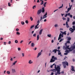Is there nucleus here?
I'll list each match as a JSON object with an SVG mask.
<instances>
[{"label": "nucleus", "mask_w": 75, "mask_h": 75, "mask_svg": "<svg viewBox=\"0 0 75 75\" xmlns=\"http://www.w3.org/2000/svg\"><path fill=\"white\" fill-rule=\"evenodd\" d=\"M57 65H55L54 68L56 69V71H57V73H55V75H57V74L60 75L61 74L60 73V67L59 66H58L57 67H56Z\"/></svg>", "instance_id": "nucleus-1"}, {"label": "nucleus", "mask_w": 75, "mask_h": 75, "mask_svg": "<svg viewBox=\"0 0 75 75\" xmlns=\"http://www.w3.org/2000/svg\"><path fill=\"white\" fill-rule=\"evenodd\" d=\"M66 31H64L63 32L62 31H60V32L61 33H60V34L59 36V37L58 39V40H59L61 39L62 38H63V35H66L67 33H66Z\"/></svg>", "instance_id": "nucleus-2"}, {"label": "nucleus", "mask_w": 75, "mask_h": 75, "mask_svg": "<svg viewBox=\"0 0 75 75\" xmlns=\"http://www.w3.org/2000/svg\"><path fill=\"white\" fill-rule=\"evenodd\" d=\"M62 63L64 68H66V65L67 66H69V63L67 62H63Z\"/></svg>", "instance_id": "nucleus-3"}, {"label": "nucleus", "mask_w": 75, "mask_h": 75, "mask_svg": "<svg viewBox=\"0 0 75 75\" xmlns=\"http://www.w3.org/2000/svg\"><path fill=\"white\" fill-rule=\"evenodd\" d=\"M65 46H63V48L64 49H68V50H71V48H69V45H68L67 46V43H65Z\"/></svg>", "instance_id": "nucleus-4"}, {"label": "nucleus", "mask_w": 75, "mask_h": 75, "mask_svg": "<svg viewBox=\"0 0 75 75\" xmlns=\"http://www.w3.org/2000/svg\"><path fill=\"white\" fill-rule=\"evenodd\" d=\"M73 29H72L71 28H70L69 29V30L72 33H74V31L75 30V26L73 25Z\"/></svg>", "instance_id": "nucleus-5"}, {"label": "nucleus", "mask_w": 75, "mask_h": 75, "mask_svg": "<svg viewBox=\"0 0 75 75\" xmlns=\"http://www.w3.org/2000/svg\"><path fill=\"white\" fill-rule=\"evenodd\" d=\"M40 23V20H38V21H37V23L38 24H37V25H36L35 26V29H36L37 28V29H38L39 28V27H37V26H38L39 25V23Z\"/></svg>", "instance_id": "nucleus-6"}, {"label": "nucleus", "mask_w": 75, "mask_h": 75, "mask_svg": "<svg viewBox=\"0 0 75 75\" xmlns=\"http://www.w3.org/2000/svg\"><path fill=\"white\" fill-rule=\"evenodd\" d=\"M42 12V9H40L38 10L37 14L38 15L40 14Z\"/></svg>", "instance_id": "nucleus-7"}, {"label": "nucleus", "mask_w": 75, "mask_h": 75, "mask_svg": "<svg viewBox=\"0 0 75 75\" xmlns=\"http://www.w3.org/2000/svg\"><path fill=\"white\" fill-rule=\"evenodd\" d=\"M72 5H71V7L67 9V11H66L65 13H68L69 11L71 9V7H72Z\"/></svg>", "instance_id": "nucleus-8"}, {"label": "nucleus", "mask_w": 75, "mask_h": 75, "mask_svg": "<svg viewBox=\"0 0 75 75\" xmlns=\"http://www.w3.org/2000/svg\"><path fill=\"white\" fill-rule=\"evenodd\" d=\"M72 51V50H71V49H69V50H68L67 49L65 51V52H66L67 53H69L70 52V51Z\"/></svg>", "instance_id": "nucleus-9"}, {"label": "nucleus", "mask_w": 75, "mask_h": 75, "mask_svg": "<svg viewBox=\"0 0 75 75\" xmlns=\"http://www.w3.org/2000/svg\"><path fill=\"white\" fill-rule=\"evenodd\" d=\"M71 70L72 71H74V72H75V70L74 69V67L73 66H71Z\"/></svg>", "instance_id": "nucleus-10"}, {"label": "nucleus", "mask_w": 75, "mask_h": 75, "mask_svg": "<svg viewBox=\"0 0 75 75\" xmlns=\"http://www.w3.org/2000/svg\"><path fill=\"white\" fill-rule=\"evenodd\" d=\"M43 31V29H42L39 32V35H41L42 34V32Z\"/></svg>", "instance_id": "nucleus-11"}, {"label": "nucleus", "mask_w": 75, "mask_h": 75, "mask_svg": "<svg viewBox=\"0 0 75 75\" xmlns=\"http://www.w3.org/2000/svg\"><path fill=\"white\" fill-rule=\"evenodd\" d=\"M52 59H55V60H57V57H54V56H52Z\"/></svg>", "instance_id": "nucleus-12"}, {"label": "nucleus", "mask_w": 75, "mask_h": 75, "mask_svg": "<svg viewBox=\"0 0 75 75\" xmlns=\"http://www.w3.org/2000/svg\"><path fill=\"white\" fill-rule=\"evenodd\" d=\"M55 60L53 59L52 58V59H51L50 62H54L55 61Z\"/></svg>", "instance_id": "nucleus-13"}, {"label": "nucleus", "mask_w": 75, "mask_h": 75, "mask_svg": "<svg viewBox=\"0 0 75 75\" xmlns=\"http://www.w3.org/2000/svg\"><path fill=\"white\" fill-rule=\"evenodd\" d=\"M45 8L44 7L42 8V13H44L45 12Z\"/></svg>", "instance_id": "nucleus-14"}, {"label": "nucleus", "mask_w": 75, "mask_h": 75, "mask_svg": "<svg viewBox=\"0 0 75 75\" xmlns=\"http://www.w3.org/2000/svg\"><path fill=\"white\" fill-rule=\"evenodd\" d=\"M57 52V49H54L53 50L52 52H54V53L56 54Z\"/></svg>", "instance_id": "nucleus-15"}, {"label": "nucleus", "mask_w": 75, "mask_h": 75, "mask_svg": "<svg viewBox=\"0 0 75 75\" xmlns=\"http://www.w3.org/2000/svg\"><path fill=\"white\" fill-rule=\"evenodd\" d=\"M41 52L38 53V55L37 57L38 58L41 55Z\"/></svg>", "instance_id": "nucleus-16"}, {"label": "nucleus", "mask_w": 75, "mask_h": 75, "mask_svg": "<svg viewBox=\"0 0 75 75\" xmlns=\"http://www.w3.org/2000/svg\"><path fill=\"white\" fill-rule=\"evenodd\" d=\"M39 39V35H37V40H38Z\"/></svg>", "instance_id": "nucleus-17"}, {"label": "nucleus", "mask_w": 75, "mask_h": 75, "mask_svg": "<svg viewBox=\"0 0 75 75\" xmlns=\"http://www.w3.org/2000/svg\"><path fill=\"white\" fill-rule=\"evenodd\" d=\"M33 62L31 60H30L28 62V63L29 64H33Z\"/></svg>", "instance_id": "nucleus-18"}, {"label": "nucleus", "mask_w": 75, "mask_h": 75, "mask_svg": "<svg viewBox=\"0 0 75 75\" xmlns=\"http://www.w3.org/2000/svg\"><path fill=\"white\" fill-rule=\"evenodd\" d=\"M35 44L33 43H32L31 44V47H34L35 46Z\"/></svg>", "instance_id": "nucleus-19"}, {"label": "nucleus", "mask_w": 75, "mask_h": 75, "mask_svg": "<svg viewBox=\"0 0 75 75\" xmlns=\"http://www.w3.org/2000/svg\"><path fill=\"white\" fill-rule=\"evenodd\" d=\"M47 17V16H45V15H44L43 16L42 19H44V18H45Z\"/></svg>", "instance_id": "nucleus-20"}, {"label": "nucleus", "mask_w": 75, "mask_h": 75, "mask_svg": "<svg viewBox=\"0 0 75 75\" xmlns=\"http://www.w3.org/2000/svg\"><path fill=\"white\" fill-rule=\"evenodd\" d=\"M17 61H15L13 63V65H15V64L17 62Z\"/></svg>", "instance_id": "nucleus-21"}, {"label": "nucleus", "mask_w": 75, "mask_h": 75, "mask_svg": "<svg viewBox=\"0 0 75 75\" xmlns=\"http://www.w3.org/2000/svg\"><path fill=\"white\" fill-rule=\"evenodd\" d=\"M67 43V44H70V42L69 41V40H67V42L65 43Z\"/></svg>", "instance_id": "nucleus-22"}, {"label": "nucleus", "mask_w": 75, "mask_h": 75, "mask_svg": "<svg viewBox=\"0 0 75 75\" xmlns=\"http://www.w3.org/2000/svg\"><path fill=\"white\" fill-rule=\"evenodd\" d=\"M12 72L13 73H15L16 71L15 69H12Z\"/></svg>", "instance_id": "nucleus-23"}, {"label": "nucleus", "mask_w": 75, "mask_h": 75, "mask_svg": "<svg viewBox=\"0 0 75 75\" xmlns=\"http://www.w3.org/2000/svg\"><path fill=\"white\" fill-rule=\"evenodd\" d=\"M51 34H48L47 35V36L48 37H49V38H51Z\"/></svg>", "instance_id": "nucleus-24"}, {"label": "nucleus", "mask_w": 75, "mask_h": 75, "mask_svg": "<svg viewBox=\"0 0 75 75\" xmlns=\"http://www.w3.org/2000/svg\"><path fill=\"white\" fill-rule=\"evenodd\" d=\"M47 3V2H45L44 4H43V5L44 6V7H46V6H45L46 4Z\"/></svg>", "instance_id": "nucleus-25"}, {"label": "nucleus", "mask_w": 75, "mask_h": 75, "mask_svg": "<svg viewBox=\"0 0 75 75\" xmlns=\"http://www.w3.org/2000/svg\"><path fill=\"white\" fill-rule=\"evenodd\" d=\"M69 20H70L69 18V17H68L67 18V21L69 22Z\"/></svg>", "instance_id": "nucleus-26"}, {"label": "nucleus", "mask_w": 75, "mask_h": 75, "mask_svg": "<svg viewBox=\"0 0 75 75\" xmlns=\"http://www.w3.org/2000/svg\"><path fill=\"white\" fill-rule=\"evenodd\" d=\"M44 4V2L43 0H42V1L41 2V3L40 4L41 5H42Z\"/></svg>", "instance_id": "nucleus-27"}, {"label": "nucleus", "mask_w": 75, "mask_h": 75, "mask_svg": "<svg viewBox=\"0 0 75 75\" xmlns=\"http://www.w3.org/2000/svg\"><path fill=\"white\" fill-rule=\"evenodd\" d=\"M18 41L17 40H15V42L16 43H18Z\"/></svg>", "instance_id": "nucleus-28"}, {"label": "nucleus", "mask_w": 75, "mask_h": 75, "mask_svg": "<svg viewBox=\"0 0 75 75\" xmlns=\"http://www.w3.org/2000/svg\"><path fill=\"white\" fill-rule=\"evenodd\" d=\"M20 35V33L19 32H16V35Z\"/></svg>", "instance_id": "nucleus-29"}, {"label": "nucleus", "mask_w": 75, "mask_h": 75, "mask_svg": "<svg viewBox=\"0 0 75 75\" xmlns=\"http://www.w3.org/2000/svg\"><path fill=\"white\" fill-rule=\"evenodd\" d=\"M42 19H43L42 16H41L40 17V21H42Z\"/></svg>", "instance_id": "nucleus-30"}, {"label": "nucleus", "mask_w": 75, "mask_h": 75, "mask_svg": "<svg viewBox=\"0 0 75 75\" xmlns=\"http://www.w3.org/2000/svg\"><path fill=\"white\" fill-rule=\"evenodd\" d=\"M63 7V4H62V6H60V7H59V9H60L62 8Z\"/></svg>", "instance_id": "nucleus-31"}, {"label": "nucleus", "mask_w": 75, "mask_h": 75, "mask_svg": "<svg viewBox=\"0 0 75 75\" xmlns=\"http://www.w3.org/2000/svg\"><path fill=\"white\" fill-rule=\"evenodd\" d=\"M36 33H34V34L33 35V37H36Z\"/></svg>", "instance_id": "nucleus-32"}, {"label": "nucleus", "mask_w": 75, "mask_h": 75, "mask_svg": "<svg viewBox=\"0 0 75 75\" xmlns=\"http://www.w3.org/2000/svg\"><path fill=\"white\" fill-rule=\"evenodd\" d=\"M34 27V25H33L32 26H30V29H32V28L33 27Z\"/></svg>", "instance_id": "nucleus-33"}, {"label": "nucleus", "mask_w": 75, "mask_h": 75, "mask_svg": "<svg viewBox=\"0 0 75 75\" xmlns=\"http://www.w3.org/2000/svg\"><path fill=\"white\" fill-rule=\"evenodd\" d=\"M21 24L22 25H24V22H23V21H21Z\"/></svg>", "instance_id": "nucleus-34"}, {"label": "nucleus", "mask_w": 75, "mask_h": 75, "mask_svg": "<svg viewBox=\"0 0 75 75\" xmlns=\"http://www.w3.org/2000/svg\"><path fill=\"white\" fill-rule=\"evenodd\" d=\"M71 38L70 37L68 38V40L70 41L71 40Z\"/></svg>", "instance_id": "nucleus-35"}, {"label": "nucleus", "mask_w": 75, "mask_h": 75, "mask_svg": "<svg viewBox=\"0 0 75 75\" xmlns=\"http://www.w3.org/2000/svg\"><path fill=\"white\" fill-rule=\"evenodd\" d=\"M35 8H36V5L33 6V9H34Z\"/></svg>", "instance_id": "nucleus-36"}, {"label": "nucleus", "mask_w": 75, "mask_h": 75, "mask_svg": "<svg viewBox=\"0 0 75 75\" xmlns=\"http://www.w3.org/2000/svg\"><path fill=\"white\" fill-rule=\"evenodd\" d=\"M56 65V64H53V65H52L51 66H50V68H52L53 67V66L54 65Z\"/></svg>", "instance_id": "nucleus-37"}, {"label": "nucleus", "mask_w": 75, "mask_h": 75, "mask_svg": "<svg viewBox=\"0 0 75 75\" xmlns=\"http://www.w3.org/2000/svg\"><path fill=\"white\" fill-rule=\"evenodd\" d=\"M25 23L26 24H28V20H26L25 21Z\"/></svg>", "instance_id": "nucleus-38"}, {"label": "nucleus", "mask_w": 75, "mask_h": 75, "mask_svg": "<svg viewBox=\"0 0 75 75\" xmlns=\"http://www.w3.org/2000/svg\"><path fill=\"white\" fill-rule=\"evenodd\" d=\"M68 53H64V54L65 55H67L68 54Z\"/></svg>", "instance_id": "nucleus-39"}, {"label": "nucleus", "mask_w": 75, "mask_h": 75, "mask_svg": "<svg viewBox=\"0 0 75 75\" xmlns=\"http://www.w3.org/2000/svg\"><path fill=\"white\" fill-rule=\"evenodd\" d=\"M63 39H61V40H59V42H61L62 41H63Z\"/></svg>", "instance_id": "nucleus-40"}, {"label": "nucleus", "mask_w": 75, "mask_h": 75, "mask_svg": "<svg viewBox=\"0 0 75 75\" xmlns=\"http://www.w3.org/2000/svg\"><path fill=\"white\" fill-rule=\"evenodd\" d=\"M66 27L68 28L70 27L69 26V25H66Z\"/></svg>", "instance_id": "nucleus-41"}, {"label": "nucleus", "mask_w": 75, "mask_h": 75, "mask_svg": "<svg viewBox=\"0 0 75 75\" xmlns=\"http://www.w3.org/2000/svg\"><path fill=\"white\" fill-rule=\"evenodd\" d=\"M68 16V14H67V13H65V15L64 16L65 17H67V16Z\"/></svg>", "instance_id": "nucleus-42"}, {"label": "nucleus", "mask_w": 75, "mask_h": 75, "mask_svg": "<svg viewBox=\"0 0 75 75\" xmlns=\"http://www.w3.org/2000/svg\"><path fill=\"white\" fill-rule=\"evenodd\" d=\"M18 51H20L21 50V48H20L18 47Z\"/></svg>", "instance_id": "nucleus-43"}, {"label": "nucleus", "mask_w": 75, "mask_h": 75, "mask_svg": "<svg viewBox=\"0 0 75 75\" xmlns=\"http://www.w3.org/2000/svg\"><path fill=\"white\" fill-rule=\"evenodd\" d=\"M62 19H63V21L64 20H66V18H65L64 17H63L62 18Z\"/></svg>", "instance_id": "nucleus-44"}, {"label": "nucleus", "mask_w": 75, "mask_h": 75, "mask_svg": "<svg viewBox=\"0 0 75 75\" xmlns=\"http://www.w3.org/2000/svg\"><path fill=\"white\" fill-rule=\"evenodd\" d=\"M30 20H31V21H32L33 20V18H32V17H31L30 18Z\"/></svg>", "instance_id": "nucleus-45"}, {"label": "nucleus", "mask_w": 75, "mask_h": 75, "mask_svg": "<svg viewBox=\"0 0 75 75\" xmlns=\"http://www.w3.org/2000/svg\"><path fill=\"white\" fill-rule=\"evenodd\" d=\"M61 52H58V55H61Z\"/></svg>", "instance_id": "nucleus-46"}, {"label": "nucleus", "mask_w": 75, "mask_h": 75, "mask_svg": "<svg viewBox=\"0 0 75 75\" xmlns=\"http://www.w3.org/2000/svg\"><path fill=\"white\" fill-rule=\"evenodd\" d=\"M72 24L73 25H74L75 24V21H73L72 23Z\"/></svg>", "instance_id": "nucleus-47"}, {"label": "nucleus", "mask_w": 75, "mask_h": 75, "mask_svg": "<svg viewBox=\"0 0 75 75\" xmlns=\"http://www.w3.org/2000/svg\"><path fill=\"white\" fill-rule=\"evenodd\" d=\"M19 30V29L16 28V31H18Z\"/></svg>", "instance_id": "nucleus-48"}, {"label": "nucleus", "mask_w": 75, "mask_h": 75, "mask_svg": "<svg viewBox=\"0 0 75 75\" xmlns=\"http://www.w3.org/2000/svg\"><path fill=\"white\" fill-rule=\"evenodd\" d=\"M54 27H58L57 24L55 25Z\"/></svg>", "instance_id": "nucleus-49"}, {"label": "nucleus", "mask_w": 75, "mask_h": 75, "mask_svg": "<svg viewBox=\"0 0 75 75\" xmlns=\"http://www.w3.org/2000/svg\"><path fill=\"white\" fill-rule=\"evenodd\" d=\"M7 74H10V71H7Z\"/></svg>", "instance_id": "nucleus-50"}, {"label": "nucleus", "mask_w": 75, "mask_h": 75, "mask_svg": "<svg viewBox=\"0 0 75 75\" xmlns=\"http://www.w3.org/2000/svg\"><path fill=\"white\" fill-rule=\"evenodd\" d=\"M69 16V17L71 18H72V16L71 15H70Z\"/></svg>", "instance_id": "nucleus-51"}, {"label": "nucleus", "mask_w": 75, "mask_h": 75, "mask_svg": "<svg viewBox=\"0 0 75 75\" xmlns=\"http://www.w3.org/2000/svg\"><path fill=\"white\" fill-rule=\"evenodd\" d=\"M22 56L23 57H24V53H22Z\"/></svg>", "instance_id": "nucleus-52"}, {"label": "nucleus", "mask_w": 75, "mask_h": 75, "mask_svg": "<svg viewBox=\"0 0 75 75\" xmlns=\"http://www.w3.org/2000/svg\"><path fill=\"white\" fill-rule=\"evenodd\" d=\"M8 6H11V4L10 3H8Z\"/></svg>", "instance_id": "nucleus-53"}, {"label": "nucleus", "mask_w": 75, "mask_h": 75, "mask_svg": "<svg viewBox=\"0 0 75 75\" xmlns=\"http://www.w3.org/2000/svg\"><path fill=\"white\" fill-rule=\"evenodd\" d=\"M47 12H46L45 14V15H44L47 16Z\"/></svg>", "instance_id": "nucleus-54"}, {"label": "nucleus", "mask_w": 75, "mask_h": 75, "mask_svg": "<svg viewBox=\"0 0 75 75\" xmlns=\"http://www.w3.org/2000/svg\"><path fill=\"white\" fill-rule=\"evenodd\" d=\"M57 51H58L59 52L61 51L60 50H57Z\"/></svg>", "instance_id": "nucleus-55"}, {"label": "nucleus", "mask_w": 75, "mask_h": 75, "mask_svg": "<svg viewBox=\"0 0 75 75\" xmlns=\"http://www.w3.org/2000/svg\"><path fill=\"white\" fill-rule=\"evenodd\" d=\"M11 43V41H8V44H10Z\"/></svg>", "instance_id": "nucleus-56"}, {"label": "nucleus", "mask_w": 75, "mask_h": 75, "mask_svg": "<svg viewBox=\"0 0 75 75\" xmlns=\"http://www.w3.org/2000/svg\"><path fill=\"white\" fill-rule=\"evenodd\" d=\"M61 74H64V72L63 71H62L61 72Z\"/></svg>", "instance_id": "nucleus-57"}, {"label": "nucleus", "mask_w": 75, "mask_h": 75, "mask_svg": "<svg viewBox=\"0 0 75 75\" xmlns=\"http://www.w3.org/2000/svg\"><path fill=\"white\" fill-rule=\"evenodd\" d=\"M58 10V9H57L55 10L54 11V13L56 11Z\"/></svg>", "instance_id": "nucleus-58"}, {"label": "nucleus", "mask_w": 75, "mask_h": 75, "mask_svg": "<svg viewBox=\"0 0 75 75\" xmlns=\"http://www.w3.org/2000/svg\"><path fill=\"white\" fill-rule=\"evenodd\" d=\"M47 21V20L46 19H45L44 20V22H45Z\"/></svg>", "instance_id": "nucleus-59"}, {"label": "nucleus", "mask_w": 75, "mask_h": 75, "mask_svg": "<svg viewBox=\"0 0 75 75\" xmlns=\"http://www.w3.org/2000/svg\"><path fill=\"white\" fill-rule=\"evenodd\" d=\"M54 75V73L53 72H52L51 74L50 75Z\"/></svg>", "instance_id": "nucleus-60"}, {"label": "nucleus", "mask_w": 75, "mask_h": 75, "mask_svg": "<svg viewBox=\"0 0 75 75\" xmlns=\"http://www.w3.org/2000/svg\"><path fill=\"white\" fill-rule=\"evenodd\" d=\"M67 14H68V16H69L70 15V13H67Z\"/></svg>", "instance_id": "nucleus-61"}, {"label": "nucleus", "mask_w": 75, "mask_h": 75, "mask_svg": "<svg viewBox=\"0 0 75 75\" xmlns=\"http://www.w3.org/2000/svg\"><path fill=\"white\" fill-rule=\"evenodd\" d=\"M37 50V48L36 47H35V48H34V50Z\"/></svg>", "instance_id": "nucleus-62"}, {"label": "nucleus", "mask_w": 75, "mask_h": 75, "mask_svg": "<svg viewBox=\"0 0 75 75\" xmlns=\"http://www.w3.org/2000/svg\"><path fill=\"white\" fill-rule=\"evenodd\" d=\"M40 1L39 0H38L37 1V3H39Z\"/></svg>", "instance_id": "nucleus-63"}, {"label": "nucleus", "mask_w": 75, "mask_h": 75, "mask_svg": "<svg viewBox=\"0 0 75 75\" xmlns=\"http://www.w3.org/2000/svg\"><path fill=\"white\" fill-rule=\"evenodd\" d=\"M4 45H6V42H4Z\"/></svg>", "instance_id": "nucleus-64"}]
</instances>
